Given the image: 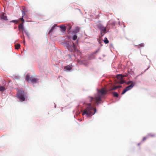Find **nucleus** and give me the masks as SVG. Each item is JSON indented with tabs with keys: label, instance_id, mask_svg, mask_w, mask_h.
Returning <instances> with one entry per match:
<instances>
[{
	"label": "nucleus",
	"instance_id": "5701e85b",
	"mask_svg": "<svg viewBox=\"0 0 156 156\" xmlns=\"http://www.w3.org/2000/svg\"><path fill=\"white\" fill-rule=\"evenodd\" d=\"M154 135L152 134H149L147 135V137H153L154 136Z\"/></svg>",
	"mask_w": 156,
	"mask_h": 156
},
{
	"label": "nucleus",
	"instance_id": "a878e982",
	"mask_svg": "<svg viewBox=\"0 0 156 156\" xmlns=\"http://www.w3.org/2000/svg\"><path fill=\"white\" fill-rule=\"evenodd\" d=\"M111 24L112 26H115V23L114 22H112V23H111Z\"/></svg>",
	"mask_w": 156,
	"mask_h": 156
},
{
	"label": "nucleus",
	"instance_id": "1a4fd4ad",
	"mask_svg": "<svg viewBox=\"0 0 156 156\" xmlns=\"http://www.w3.org/2000/svg\"><path fill=\"white\" fill-rule=\"evenodd\" d=\"M121 86H114V87H113V88H112L110 89L109 90V91H112V90H116V89L119 88V87H121Z\"/></svg>",
	"mask_w": 156,
	"mask_h": 156
},
{
	"label": "nucleus",
	"instance_id": "72a5a7b5",
	"mask_svg": "<svg viewBox=\"0 0 156 156\" xmlns=\"http://www.w3.org/2000/svg\"><path fill=\"white\" fill-rule=\"evenodd\" d=\"M71 28V27L70 26H68V29H69V30Z\"/></svg>",
	"mask_w": 156,
	"mask_h": 156
},
{
	"label": "nucleus",
	"instance_id": "cd10ccee",
	"mask_svg": "<svg viewBox=\"0 0 156 156\" xmlns=\"http://www.w3.org/2000/svg\"><path fill=\"white\" fill-rule=\"evenodd\" d=\"M11 22H15V23H18V21L17 20H13L12 21H11Z\"/></svg>",
	"mask_w": 156,
	"mask_h": 156
},
{
	"label": "nucleus",
	"instance_id": "2eb2a0df",
	"mask_svg": "<svg viewBox=\"0 0 156 156\" xmlns=\"http://www.w3.org/2000/svg\"><path fill=\"white\" fill-rule=\"evenodd\" d=\"M117 77L118 79H122L123 76H122V75L121 74H119L117 75L116 76Z\"/></svg>",
	"mask_w": 156,
	"mask_h": 156
},
{
	"label": "nucleus",
	"instance_id": "f8f14e48",
	"mask_svg": "<svg viewBox=\"0 0 156 156\" xmlns=\"http://www.w3.org/2000/svg\"><path fill=\"white\" fill-rule=\"evenodd\" d=\"M60 28L63 32L65 31L66 29V27L63 25L60 26Z\"/></svg>",
	"mask_w": 156,
	"mask_h": 156
},
{
	"label": "nucleus",
	"instance_id": "b1692460",
	"mask_svg": "<svg viewBox=\"0 0 156 156\" xmlns=\"http://www.w3.org/2000/svg\"><path fill=\"white\" fill-rule=\"evenodd\" d=\"M22 17H23V16L25 15V12L24 11H22Z\"/></svg>",
	"mask_w": 156,
	"mask_h": 156
},
{
	"label": "nucleus",
	"instance_id": "f257e3e1",
	"mask_svg": "<svg viewBox=\"0 0 156 156\" xmlns=\"http://www.w3.org/2000/svg\"><path fill=\"white\" fill-rule=\"evenodd\" d=\"M108 90L105 88H102L98 90L97 94L94 97H89V98L90 102L94 101L95 104L98 105L99 104L103 102L101 99L104 98V96L107 94Z\"/></svg>",
	"mask_w": 156,
	"mask_h": 156
},
{
	"label": "nucleus",
	"instance_id": "dca6fc26",
	"mask_svg": "<svg viewBox=\"0 0 156 156\" xmlns=\"http://www.w3.org/2000/svg\"><path fill=\"white\" fill-rule=\"evenodd\" d=\"M20 45L19 44H17L15 45V48L16 49H18L20 47Z\"/></svg>",
	"mask_w": 156,
	"mask_h": 156
},
{
	"label": "nucleus",
	"instance_id": "c85d7f7f",
	"mask_svg": "<svg viewBox=\"0 0 156 156\" xmlns=\"http://www.w3.org/2000/svg\"><path fill=\"white\" fill-rule=\"evenodd\" d=\"M132 83L133 84V82L132 81H128V82H127V84H129L130 83L132 84Z\"/></svg>",
	"mask_w": 156,
	"mask_h": 156
},
{
	"label": "nucleus",
	"instance_id": "423d86ee",
	"mask_svg": "<svg viewBox=\"0 0 156 156\" xmlns=\"http://www.w3.org/2000/svg\"><path fill=\"white\" fill-rule=\"evenodd\" d=\"M38 80L37 78H35L33 77L30 78V80L31 82L33 83H37Z\"/></svg>",
	"mask_w": 156,
	"mask_h": 156
},
{
	"label": "nucleus",
	"instance_id": "39448f33",
	"mask_svg": "<svg viewBox=\"0 0 156 156\" xmlns=\"http://www.w3.org/2000/svg\"><path fill=\"white\" fill-rule=\"evenodd\" d=\"M98 28L101 31L105 32L106 30V27H104L101 24L98 25Z\"/></svg>",
	"mask_w": 156,
	"mask_h": 156
},
{
	"label": "nucleus",
	"instance_id": "6ab92c4d",
	"mask_svg": "<svg viewBox=\"0 0 156 156\" xmlns=\"http://www.w3.org/2000/svg\"><path fill=\"white\" fill-rule=\"evenodd\" d=\"M104 42L105 44H108L109 43V41L108 40L107 38L105 37L104 39Z\"/></svg>",
	"mask_w": 156,
	"mask_h": 156
},
{
	"label": "nucleus",
	"instance_id": "ddd939ff",
	"mask_svg": "<svg viewBox=\"0 0 156 156\" xmlns=\"http://www.w3.org/2000/svg\"><path fill=\"white\" fill-rule=\"evenodd\" d=\"M73 49L74 51H77L78 50L76 49V45H75L73 42Z\"/></svg>",
	"mask_w": 156,
	"mask_h": 156
},
{
	"label": "nucleus",
	"instance_id": "9b49d317",
	"mask_svg": "<svg viewBox=\"0 0 156 156\" xmlns=\"http://www.w3.org/2000/svg\"><path fill=\"white\" fill-rule=\"evenodd\" d=\"M68 49L70 51H72L73 50V45H69L68 47Z\"/></svg>",
	"mask_w": 156,
	"mask_h": 156
},
{
	"label": "nucleus",
	"instance_id": "473e14b6",
	"mask_svg": "<svg viewBox=\"0 0 156 156\" xmlns=\"http://www.w3.org/2000/svg\"><path fill=\"white\" fill-rule=\"evenodd\" d=\"M139 45L141 47H143V46H144V44H141Z\"/></svg>",
	"mask_w": 156,
	"mask_h": 156
},
{
	"label": "nucleus",
	"instance_id": "4be33fe9",
	"mask_svg": "<svg viewBox=\"0 0 156 156\" xmlns=\"http://www.w3.org/2000/svg\"><path fill=\"white\" fill-rule=\"evenodd\" d=\"M77 38V36L76 35H74L73 36V40H76Z\"/></svg>",
	"mask_w": 156,
	"mask_h": 156
},
{
	"label": "nucleus",
	"instance_id": "2f4dec72",
	"mask_svg": "<svg viewBox=\"0 0 156 156\" xmlns=\"http://www.w3.org/2000/svg\"><path fill=\"white\" fill-rule=\"evenodd\" d=\"M24 37V36H23V38L24 39V40H23V43L24 44L25 43V40Z\"/></svg>",
	"mask_w": 156,
	"mask_h": 156
},
{
	"label": "nucleus",
	"instance_id": "bb28decb",
	"mask_svg": "<svg viewBox=\"0 0 156 156\" xmlns=\"http://www.w3.org/2000/svg\"><path fill=\"white\" fill-rule=\"evenodd\" d=\"M105 33V32H103L101 31V37L102 36H103Z\"/></svg>",
	"mask_w": 156,
	"mask_h": 156
},
{
	"label": "nucleus",
	"instance_id": "0eeeda50",
	"mask_svg": "<svg viewBox=\"0 0 156 156\" xmlns=\"http://www.w3.org/2000/svg\"><path fill=\"white\" fill-rule=\"evenodd\" d=\"M23 23L20 24L18 26V28L20 30H23L24 29V27L23 25Z\"/></svg>",
	"mask_w": 156,
	"mask_h": 156
},
{
	"label": "nucleus",
	"instance_id": "aec40b11",
	"mask_svg": "<svg viewBox=\"0 0 156 156\" xmlns=\"http://www.w3.org/2000/svg\"><path fill=\"white\" fill-rule=\"evenodd\" d=\"M113 95L114 97H118V93L116 92H114L113 93Z\"/></svg>",
	"mask_w": 156,
	"mask_h": 156
},
{
	"label": "nucleus",
	"instance_id": "4468645a",
	"mask_svg": "<svg viewBox=\"0 0 156 156\" xmlns=\"http://www.w3.org/2000/svg\"><path fill=\"white\" fill-rule=\"evenodd\" d=\"M56 26H57V25L56 24H55L51 28V29L49 31L48 33L50 34V33L51 32L53 31V30L55 29V27Z\"/></svg>",
	"mask_w": 156,
	"mask_h": 156
},
{
	"label": "nucleus",
	"instance_id": "a211bd4d",
	"mask_svg": "<svg viewBox=\"0 0 156 156\" xmlns=\"http://www.w3.org/2000/svg\"><path fill=\"white\" fill-rule=\"evenodd\" d=\"M80 30V28L79 27H76V29L74 30V32L75 33H77Z\"/></svg>",
	"mask_w": 156,
	"mask_h": 156
},
{
	"label": "nucleus",
	"instance_id": "9d476101",
	"mask_svg": "<svg viewBox=\"0 0 156 156\" xmlns=\"http://www.w3.org/2000/svg\"><path fill=\"white\" fill-rule=\"evenodd\" d=\"M72 67L71 66H67L65 67L64 69L67 70H69L72 69Z\"/></svg>",
	"mask_w": 156,
	"mask_h": 156
},
{
	"label": "nucleus",
	"instance_id": "f704fd0d",
	"mask_svg": "<svg viewBox=\"0 0 156 156\" xmlns=\"http://www.w3.org/2000/svg\"><path fill=\"white\" fill-rule=\"evenodd\" d=\"M80 121H81L82 120L81 119H80Z\"/></svg>",
	"mask_w": 156,
	"mask_h": 156
},
{
	"label": "nucleus",
	"instance_id": "c756f323",
	"mask_svg": "<svg viewBox=\"0 0 156 156\" xmlns=\"http://www.w3.org/2000/svg\"><path fill=\"white\" fill-rule=\"evenodd\" d=\"M125 81L124 80H121L120 82L121 84H123L125 83Z\"/></svg>",
	"mask_w": 156,
	"mask_h": 156
},
{
	"label": "nucleus",
	"instance_id": "6e6552de",
	"mask_svg": "<svg viewBox=\"0 0 156 156\" xmlns=\"http://www.w3.org/2000/svg\"><path fill=\"white\" fill-rule=\"evenodd\" d=\"M1 18L2 19L4 20H7V16L5 15V14L4 13H3L1 15Z\"/></svg>",
	"mask_w": 156,
	"mask_h": 156
},
{
	"label": "nucleus",
	"instance_id": "412c9836",
	"mask_svg": "<svg viewBox=\"0 0 156 156\" xmlns=\"http://www.w3.org/2000/svg\"><path fill=\"white\" fill-rule=\"evenodd\" d=\"M30 79V78L29 76L28 75L26 76V80L27 81H28Z\"/></svg>",
	"mask_w": 156,
	"mask_h": 156
},
{
	"label": "nucleus",
	"instance_id": "20e7f679",
	"mask_svg": "<svg viewBox=\"0 0 156 156\" xmlns=\"http://www.w3.org/2000/svg\"><path fill=\"white\" fill-rule=\"evenodd\" d=\"M134 86V84L132 83L130 85L126 87L125 89H124L122 92V93L121 94H124L127 91L129 90L132 89Z\"/></svg>",
	"mask_w": 156,
	"mask_h": 156
},
{
	"label": "nucleus",
	"instance_id": "7ed1b4c3",
	"mask_svg": "<svg viewBox=\"0 0 156 156\" xmlns=\"http://www.w3.org/2000/svg\"><path fill=\"white\" fill-rule=\"evenodd\" d=\"M16 95L20 101H25V94L23 90H19Z\"/></svg>",
	"mask_w": 156,
	"mask_h": 156
},
{
	"label": "nucleus",
	"instance_id": "393cba45",
	"mask_svg": "<svg viewBox=\"0 0 156 156\" xmlns=\"http://www.w3.org/2000/svg\"><path fill=\"white\" fill-rule=\"evenodd\" d=\"M147 138H148L147 136V137L145 136V137H144L143 139V140H142L143 141H144L145 140H146Z\"/></svg>",
	"mask_w": 156,
	"mask_h": 156
},
{
	"label": "nucleus",
	"instance_id": "f3484780",
	"mask_svg": "<svg viewBox=\"0 0 156 156\" xmlns=\"http://www.w3.org/2000/svg\"><path fill=\"white\" fill-rule=\"evenodd\" d=\"M5 90V87L3 86H0V91H3Z\"/></svg>",
	"mask_w": 156,
	"mask_h": 156
},
{
	"label": "nucleus",
	"instance_id": "7c9ffc66",
	"mask_svg": "<svg viewBox=\"0 0 156 156\" xmlns=\"http://www.w3.org/2000/svg\"><path fill=\"white\" fill-rule=\"evenodd\" d=\"M20 20L23 21V23L24 21V20L23 19V17H22V18H21L20 19Z\"/></svg>",
	"mask_w": 156,
	"mask_h": 156
},
{
	"label": "nucleus",
	"instance_id": "f03ea898",
	"mask_svg": "<svg viewBox=\"0 0 156 156\" xmlns=\"http://www.w3.org/2000/svg\"><path fill=\"white\" fill-rule=\"evenodd\" d=\"M96 111V108L91 106V104H88L86 108L82 111V115H86L87 117L93 115Z\"/></svg>",
	"mask_w": 156,
	"mask_h": 156
}]
</instances>
